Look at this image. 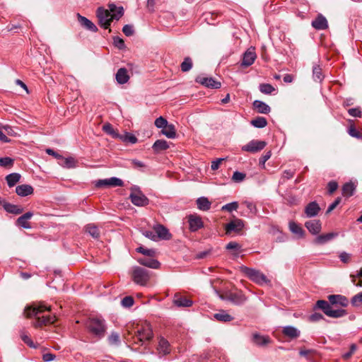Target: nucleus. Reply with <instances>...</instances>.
I'll return each mask as SVG.
<instances>
[{"instance_id": "45", "label": "nucleus", "mask_w": 362, "mask_h": 362, "mask_svg": "<svg viewBox=\"0 0 362 362\" xmlns=\"http://www.w3.org/2000/svg\"><path fill=\"white\" fill-rule=\"evenodd\" d=\"M259 90L264 94H272L275 88L269 83H261L259 85Z\"/></svg>"}, {"instance_id": "16", "label": "nucleus", "mask_w": 362, "mask_h": 362, "mask_svg": "<svg viewBox=\"0 0 362 362\" xmlns=\"http://www.w3.org/2000/svg\"><path fill=\"white\" fill-rule=\"evenodd\" d=\"M173 304L179 308H188L192 305L193 302L179 293H175L173 298Z\"/></svg>"}, {"instance_id": "64", "label": "nucleus", "mask_w": 362, "mask_h": 362, "mask_svg": "<svg viewBox=\"0 0 362 362\" xmlns=\"http://www.w3.org/2000/svg\"><path fill=\"white\" fill-rule=\"evenodd\" d=\"M338 187V184L334 181H330L327 184V190L329 194H332L334 192L337 190Z\"/></svg>"}, {"instance_id": "28", "label": "nucleus", "mask_w": 362, "mask_h": 362, "mask_svg": "<svg viewBox=\"0 0 362 362\" xmlns=\"http://www.w3.org/2000/svg\"><path fill=\"white\" fill-rule=\"evenodd\" d=\"M226 299L236 305H240L245 300V296L243 294L238 293H229L226 295Z\"/></svg>"}, {"instance_id": "39", "label": "nucleus", "mask_w": 362, "mask_h": 362, "mask_svg": "<svg viewBox=\"0 0 362 362\" xmlns=\"http://www.w3.org/2000/svg\"><path fill=\"white\" fill-rule=\"evenodd\" d=\"M86 231L93 238H98L100 237V230L94 224H88L86 226Z\"/></svg>"}, {"instance_id": "63", "label": "nucleus", "mask_w": 362, "mask_h": 362, "mask_svg": "<svg viewBox=\"0 0 362 362\" xmlns=\"http://www.w3.org/2000/svg\"><path fill=\"white\" fill-rule=\"evenodd\" d=\"M294 172L291 170H284L281 178L280 182L283 183L285 179H291L293 177Z\"/></svg>"}, {"instance_id": "62", "label": "nucleus", "mask_w": 362, "mask_h": 362, "mask_svg": "<svg viewBox=\"0 0 362 362\" xmlns=\"http://www.w3.org/2000/svg\"><path fill=\"white\" fill-rule=\"evenodd\" d=\"M341 202V198L340 197H337L334 202H332L328 207V209H327V211H326V214H329L331 211H332L339 204V203Z\"/></svg>"}, {"instance_id": "56", "label": "nucleus", "mask_w": 362, "mask_h": 362, "mask_svg": "<svg viewBox=\"0 0 362 362\" xmlns=\"http://www.w3.org/2000/svg\"><path fill=\"white\" fill-rule=\"evenodd\" d=\"M121 303L123 307L130 308L134 304V299L131 296H126L122 300Z\"/></svg>"}, {"instance_id": "11", "label": "nucleus", "mask_w": 362, "mask_h": 362, "mask_svg": "<svg viewBox=\"0 0 362 362\" xmlns=\"http://www.w3.org/2000/svg\"><path fill=\"white\" fill-rule=\"evenodd\" d=\"M267 145V143L264 141L252 140L246 145L242 146L243 151L257 153L262 150Z\"/></svg>"}, {"instance_id": "36", "label": "nucleus", "mask_w": 362, "mask_h": 362, "mask_svg": "<svg viewBox=\"0 0 362 362\" xmlns=\"http://www.w3.org/2000/svg\"><path fill=\"white\" fill-rule=\"evenodd\" d=\"M214 317L216 320L224 322H230L233 320V317L225 310H221L214 314Z\"/></svg>"}, {"instance_id": "61", "label": "nucleus", "mask_w": 362, "mask_h": 362, "mask_svg": "<svg viewBox=\"0 0 362 362\" xmlns=\"http://www.w3.org/2000/svg\"><path fill=\"white\" fill-rule=\"evenodd\" d=\"M21 337L23 342L26 344L28 346H29L30 347H35L33 341L27 334L22 333Z\"/></svg>"}, {"instance_id": "33", "label": "nucleus", "mask_w": 362, "mask_h": 362, "mask_svg": "<svg viewBox=\"0 0 362 362\" xmlns=\"http://www.w3.org/2000/svg\"><path fill=\"white\" fill-rule=\"evenodd\" d=\"M197 208L202 211H208L211 208V203L204 197H199L197 199Z\"/></svg>"}, {"instance_id": "32", "label": "nucleus", "mask_w": 362, "mask_h": 362, "mask_svg": "<svg viewBox=\"0 0 362 362\" xmlns=\"http://www.w3.org/2000/svg\"><path fill=\"white\" fill-rule=\"evenodd\" d=\"M21 175L18 173H13L6 176L5 180L9 187H14L21 180Z\"/></svg>"}, {"instance_id": "21", "label": "nucleus", "mask_w": 362, "mask_h": 362, "mask_svg": "<svg viewBox=\"0 0 362 362\" xmlns=\"http://www.w3.org/2000/svg\"><path fill=\"white\" fill-rule=\"evenodd\" d=\"M337 236L338 233L334 232L329 233L327 234L319 235L315 239L314 243L317 245H323L332 240V239L337 238Z\"/></svg>"}, {"instance_id": "51", "label": "nucleus", "mask_w": 362, "mask_h": 362, "mask_svg": "<svg viewBox=\"0 0 362 362\" xmlns=\"http://www.w3.org/2000/svg\"><path fill=\"white\" fill-rule=\"evenodd\" d=\"M4 130V134L8 136H16L18 134L16 132L15 129L9 125H3L1 124V130Z\"/></svg>"}, {"instance_id": "55", "label": "nucleus", "mask_w": 362, "mask_h": 362, "mask_svg": "<svg viewBox=\"0 0 362 362\" xmlns=\"http://www.w3.org/2000/svg\"><path fill=\"white\" fill-rule=\"evenodd\" d=\"M13 159L10 157L1 158V167L11 168L13 165Z\"/></svg>"}, {"instance_id": "49", "label": "nucleus", "mask_w": 362, "mask_h": 362, "mask_svg": "<svg viewBox=\"0 0 362 362\" xmlns=\"http://www.w3.org/2000/svg\"><path fill=\"white\" fill-rule=\"evenodd\" d=\"M109 185L110 187H122L124 182L120 178L112 177L109 178Z\"/></svg>"}, {"instance_id": "25", "label": "nucleus", "mask_w": 362, "mask_h": 362, "mask_svg": "<svg viewBox=\"0 0 362 362\" xmlns=\"http://www.w3.org/2000/svg\"><path fill=\"white\" fill-rule=\"evenodd\" d=\"M115 78L119 84L126 83L129 79L127 70L125 68L119 69L116 73Z\"/></svg>"}, {"instance_id": "9", "label": "nucleus", "mask_w": 362, "mask_h": 362, "mask_svg": "<svg viewBox=\"0 0 362 362\" xmlns=\"http://www.w3.org/2000/svg\"><path fill=\"white\" fill-rule=\"evenodd\" d=\"M158 356L161 358L168 355L171 351V347L169 341L163 337L158 338V344L156 346Z\"/></svg>"}, {"instance_id": "2", "label": "nucleus", "mask_w": 362, "mask_h": 362, "mask_svg": "<svg viewBox=\"0 0 362 362\" xmlns=\"http://www.w3.org/2000/svg\"><path fill=\"white\" fill-rule=\"evenodd\" d=\"M49 310V307H47L43 304H40L37 305L26 307L24 310V315L27 317H35L36 318V321L33 323L34 326L40 327L42 325H46L54 322V315H41V314H42L44 312Z\"/></svg>"}, {"instance_id": "17", "label": "nucleus", "mask_w": 362, "mask_h": 362, "mask_svg": "<svg viewBox=\"0 0 362 362\" xmlns=\"http://www.w3.org/2000/svg\"><path fill=\"white\" fill-rule=\"evenodd\" d=\"M256 57L257 55L254 51V49H248L243 54L242 66L247 67L252 65L254 63Z\"/></svg>"}, {"instance_id": "23", "label": "nucleus", "mask_w": 362, "mask_h": 362, "mask_svg": "<svg viewBox=\"0 0 362 362\" xmlns=\"http://www.w3.org/2000/svg\"><path fill=\"white\" fill-rule=\"evenodd\" d=\"M33 187L27 184L18 185L16 187V192L18 196L26 197L33 193Z\"/></svg>"}, {"instance_id": "6", "label": "nucleus", "mask_w": 362, "mask_h": 362, "mask_svg": "<svg viewBox=\"0 0 362 362\" xmlns=\"http://www.w3.org/2000/svg\"><path fill=\"white\" fill-rule=\"evenodd\" d=\"M129 199L136 206H146L149 204V199L141 192L139 187L134 185L130 188Z\"/></svg>"}, {"instance_id": "35", "label": "nucleus", "mask_w": 362, "mask_h": 362, "mask_svg": "<svg viewBox=\"0 0 362 362\" xmlns=\"http://www.w3.org/2000/svg\"><path fill=\"white\" fill-rule=\"evenodd\" d=\"M161 133L169 139H174L176 136V130L174 124H168L162 130Z\"/></svg>"}, {"instance_id": "5", "label": "nucleus", "mask_w": 362, "mask_h": 362, "mask_svg": "<svg viewBox=\"0 0 362 362\" xmlns=\"http://www.w3.org/2000/svg\"><path fill=\"white\" fill-rule=\"evenodd\" d=\"M240 271L246 275L250 280L259 285L267 284L270 282L267 276L259 270L243 265L240 267Z\"/></svg>"}, {"instance_id": "38", "label": "nucleus", "mask_w": 362, "mask_h": 362, "mask_svg": "<svg viewBox=\"0 0 362 362\" xmlns=\"http://www.w3.org/2000/svg\"><path fill=\"white\" fill-rule=\"evenodd\" d=\"M356 186L352 182H347L342 187V192L344 196L351 197L354 194Z\"/></svg>"}, {"instance_id": "4", "label": "nucleus", "mask_w": 362, "mask_h": 362, "mask_svg": "<svg viewBox=\"0 0 362 362\" xmlns=\"http://www.w3.org/2000/svg\"><path fill=\"white\" fill-rule=\"evenodd\" d=\"M86 327L92 334L99 339L103 338L106 332L105 321L100 317H90L86 322Z\"/></svg>"}, {"instance_id": "52", "label": "nucleus", "mask_w": 362, "mask_h": 362, "mask_svg": "<svg viewBox=\"0 0 362 362\" xmlns=\"http://www.w3.org/2000/svg\"><path fill=\"white\" fill-rule=\"evenodd\" d=\"M108 341L110 344H119L120 342L119 334L117 332H112L108 337Z\"/></svg>"}, {"instance_id": "42", "label": "nucleus", "mask_w": 362, "mask_h": 362, "mask_svg": "<svg viewBox=\"0 0 362 362\" xmlns=\"http://www.w3.org/2000/svg\"><path fill=\"white\" fill-rule=\"evenodd\" d=\"M119 139L122 141L131 144H136L138 141L137 138L134 134L128 132H125L124 134H120Z\"/></svg>"}, {"instance_id": "53", "label": "nucleus", "mask_w": 362, "mask_h": 362, "mask_svg": "<svg viewBox=\"0 0 362 362\" xmlns=\"http://www.w3.org/2000/svg\"><path fill=\"white\" fill-rule=\"evenodd\" d=\"M245 177H246V175L245 173H240L238 171H235V172H234V173L232 176V180L235 182H240L244 180Z\"/></svg>"}, {"instance_id": "46", "label": "nucleus", "mask_w": 362, "mask_h": 362, "mask_svg": "<svg viewBox=\"0 0 362 362\" xmlns=\"http://www.w3.org/2000/svg\"><path fill=\"white\" fill-rule=\"evenodd\" d=\"M226 250H234L235 252L234 255L238 257L239 255V250L240 249V245L236 242H230L226 246Z\"/></svg>"}, {"instance_id": "30", "label": "nucleus", "mask_w": 362, "mask_h": 362, "mask_svg": "<svg viewBox=\"0 0 362 362\" xmlns=\"http://www.w3.org/2000/svg\"><path fill=\"white\" fill-rule=\"evenodd\" d=\"M169 148L168 143L163 139L156 140L152 146L153 151L156 153L165 151Z\"/></svg>"}, {"instance_id": "10", "label": "nucleus", "mask_w": 362, "mask_h": 362, "mask_svg": "<svg viewBox=\"0 0 362 362\" xmlns=\"http://www.w3.org/2000/svg\"><path fill=\"white\" fill-rule=\"evenodd\" d=\"M251 341L259 347H266L272 340L268 335H263L259 332H254L251 335Z\"/></svg>"}, {"instance_id": "34", "label": "nucleus", "mask_w": 362, "mask_h": 362, "mask_svg": "<svg viewBox=\"0 0 362 362\" xmlns=\"http://www.w3.org/2000/svg\"><path fill=\"white\" fill-rule=\"evenodd\" d=\"M322 68L318 64H315L313 66V78L316 82H321L324 79Z\"/></svg>"}, {"instance_id": "47", "label": "nucleus", "mask_w": 362, "mask_h": 362, "mask_svg": "<svg viewBox=\"0 0 362 362\" xmlns=\"http://www.w3.org/2000/svg\"><path fill=\"white\" fill-rule=\"evenodd\" d=\"M238 208V203L237 202H233L228 204H225L222 206V211H226L228 212H232L233 211L237 210Z\"/></svg>"}, {"instance_id": "12", "label": "nucleus", "mask_w": 362, "mask_h": 362, "mask_svg": "<svg viewBox=\"0 0 362 362\" xmlns=\"http://www.w3.org/2000/svg\"><path fill=\"white\" fill-rule=\"evenodd\" d=\"M244 227V221L239 218L232 220L225 226L226 233L230 234L232 232L239 233Z\"/></svg>"}, {"instance_id": "22", "label": "nucleus", "mask_w": 362, "mask_h": 362, "mask_svg": "<svg viewBox=\"0 0 362 362\" xmlns=\"http://www.w3.org/2000/svg\"><path fill=\"white\" fill-rule=\"evenodd\" d=\"M320 210L318 204L316 202H312L306 206L305 213L307 217L311 218L317 216Z\"/></svg>"}, {"instance_id": "50", "label": "nucleus", "mask_w": 362, "mask_h": 362, "mask_svg": "<svg viewBox=\"0 0 362 362\" xmlns=\"http://www.w3.org/2000/svg\"><path fill=\"white\" fill-rule=\"evenodd\" d=\"M154 124L157 128L163 129L168 124V122L164 117L160 116L155 120Z\"/></svg>"}, {"instance_id": "26", "label": "nucleus", "mask_w": 362, "mask_h": 362, "mask_svg": "<svg viewBox=\"0 0 362 362\" xmlns=\"http://www.w3.org/2000/svg\"><path fill=\"white\" fill-rule=\"evenodd\" d=\"M78 22L80 24L84 27L86 29L92 31V32H97L98 28L96 25L93 23L90 20H88L87 18L81 16L80 14H78Z\"/></svg>"}, {"instance_id": "1", "label": "nucleus", "mask_w": 362, "mask_h": 362, "mask_svg": "<svg viewBox=\"0 0 362 362\" xmlns=\"http://www.w3.org/2000/svg\"><path fill=\"white\" fill-rule=\"evenodd\" d=\"M329 302L325 300H318L314 307L315 309H320L328 317L333 318H339L345 316L347 313L344 309H332V305H340L346 307L349 305V300L342 295H329L328 296Z\"/></svg>"}, {"instance_id": "48", "label": "nucleus", "mask_w": 362, "mask_h": 362, "mask_svg": "<svg viewBox=\"0 0 362 362\" xmlns=\"http://www.w3.org/2000/svg\"><path fill=\"white\" fill-rule=\"evenodd\" d=\"M351 303L354 307H358L362 305V292L353 296Z\"/></svg>"}, {"instance_id": "27", "label": "nucleus", "mask_w": 362, "mask_h": 362, "mask_svg": "<svg viewBox=\"0 0 362 362\" xmlns=\"http://www.w3.org/2000/svg\"><path fill=\"white\" fill-rule=\"evenodd\" d=\"M282 333L284 336L291 339H296L300 336V331L293 326H286L283 327Z\"/></svg>"}, {"instance_id": "37", "label": "nucleus", "mask_w": 362, "mask_h": 362, "mask_svg": "<svg viewBox=\"0 0 362 362\" xmlns=\"http://www.w3.org/2000/svg\"><path fill=\"white\" fill-rule=\"evenodd\" d=\"M59 164L63 167L68 168H74L75 166V159L72 157L64 158L62 156L58 161Z\"/></svg>"}, {"instance_id": "60", "label": "nucleus", "mask_w": 362, "mask_h": 362, "mask_svg": "<svg viewBox=\"0 0 362 362\" xmlns=\"http://www.w3.org/2000/svg\"><path fill=\"white\" fill-rule=\"evenodd\" d=\"M131 164L132 165V167L134 168L143 170L144 168H146V165L143 162L136 159L132 160Z\"/></svg>"}, {"instance_id": "57", "label": "nucleus", "mask_w": 362, "mask_h": 362, "mask_svg": "<svg viewBox=\"0 0 362 362\" xmlns=\"http://www.w3.org/2000/svg\"><path fill=\"white\" fill-rule=\"evenodd\" d=\"M348 113L354 117H361L362 112L359 107L350 108L348 110Z\"/></svg>"}, {"instance_id": "24", "label": "nucleus", "mask_w": 362, "mask_h": 362, "mask_svg": "<svg viewBox=\"0 0 362 362\" xmlns=\"http://www.w3.org/2000/svg\"><path fill=\"white\" fill-rule=\"evenodd\" d=\"M254 109L261 114H268L271 111V107L264 102L256 100L252 103Z\"/></svg>"}, {"instance_id": "8", "label": "nucleus", "mask_w": 362, "mask_h": 362, "mask_svg": "<svg viewBox=\"0 0 362 362\" xmlns=\"http://www.w3.org/2000/svg\"><path fill=\"white\" fill-rule=\"evenodd\" d=\"M135 337L139 341L144 342L146 341H150L153 337V329L151 325L146 322L138 327L136 331Z\"/></svg>"}, {"instance_id": "18", "label": "nucleus", "mask_w": 362, "mask_h": 362, "mask_svg": "<svg viewBox=\"0 0 362 362\" xmlns=\"http://www.w3.org/2000/svg\"><path fill=\"white\" fill-rule=\"evenodd\" d=\"M33 216V213L28 211L21 216L16 220V225L21 226L23 228L29 229L31 226L28 221Z\"/></svg>"}, {"instance_id": "58", "label": "nucleus", "mask_w": 362, "mask_h": 362, "mask_svg": "<svg viewBox=\"0 0 362 362\" xmlns=\"http://www.w3.org/2000/svg\"><path fill=\"white\" fill-rule=\"evenodd\" d=\"M122 32L126 36H132L134 33V27L132 25H125L122 28Z\"/></svg>"}, {"instance_id": "43", "label": "nucleus", "mask_w": 362, "mask_h": 362, "mask_svg": "<svg viewBox=\"0 0 362 362\" xmlns=\"http://www.w3.org/2000/svg\"><path fill=\"white\" fill-rule=\"evenodd\" d=\"M103 129L105 133L111 135L113 138L119 139V137L120 136V134L115 131L110 124H104L103 127Z\"/></svg>"}, {"instance_id": "3", "label": "nucleus", "mask_w": 362, "mask_h": 362, "mask_svg": "<svg viewBox=\"0 0 362 362\" xmlns=\"http://www.w3.org/2000/svg\"><path fill=\"white\" fill-rule=\"evenodd\" d=\"M123 14L124 10L122 6L118 8L117 13H110L108 10L103 7H99L96 11V16L98 19L100 25L105 29H109V33L111 32V29L109 28L112 21L115 19L118 21Z\"/></svg>"}, {"instance_id": "54", "label": "nucleus", "mask_w": 362, "mask_h": 362, "mask_svg": "<svg viewBox=\"0 0 362 362\" xmlns=\"http://www.w3.org/2000/svg\"><path fill=\"white\" fill-rule=\"evenodd\" d=\"M136 251L139 253H141L144 255L149 256V257L153 256L155 254L154 250L146 249V248H144V247H139L136 248Z\"/></svg>"}, {"instance_id": "44", "label": "nucleus", "mask_w": 362, "mask_h": 362, "mask_svg": "<svg viewBox=\"0 0 362 362\" xmlns=\"http://www.w3.org/2000/svg\"><path fill=\"white\" fill-rule=\"evenodd\" d=\"M181 70L183 72L189 71L192 67V60L190 57H187L184 59V61L182 62Z\"/></svg>"}, {"instance_id": "15", "label": "nucleus", "mask_w": 362, "mask_h": 362, "mask_svg": "<svg viewBox=\"0 0 362 362\" xmlns=\"http://www.w3.org/2000/svg\"><path fill=\"white\" fill-rule=\"evenodd\" d=\"M189 228L191 231L195 232L203 228L204 224L202 218L197 216L191 214L188 216Z\"/></svg>"}, {"instance_id": "29", "label": "nucleus", "mask_w": 362, "mask_h": 362, "mask_svg": "<svg viewBox=\"0 0 362 362\" xmlns=\"http://www.w3.org/2000/svg\"><path fill=\"white\" fill-rule=\"evenodd\" d=\"M3 207L8 213L15 215L21 214L23 211V208L19 205L12 204L10 203H4Z\"/></svg>"}, {"instance_id": "40", "label": "nucleus", "mask_w": 362, "mask_h": 362, "mask_svg": "<svg viewBox=\"0 0 362 362\" xmlns=\"http://www.w3.org/2000/svg\"><path fill=\"white\" fill-rule=\"evenodd\" d=\"M251 124L257 128H264L267 125V119L263 117H257L250 122Z\"/></svg>"}, {"instance_id": "13", "label": "nucleus", "mask_w": 362, "mask_h": 362, "mask_svg": "<svg viewBox=\"0 0 362 362\" xmlns=\"http://www.w3.org/2000/svg\"><path fill=\"white\" fill-rule=\"evenodd\" d=\"M196 82L210 88L218 89L221 88V82L216 81L214 78L211 77H204V76H198L196 78Z\"/></svg>"}, {"instance_id": "41", "label": "nucleus", "mask_w": 362, "mask_h": 362, "mask_svg": "<svg viewBox=\"0 0 362 362\" xmlns=\"http://www.w3.org/2000/svg\"><path fill=\"white\" fill-rule=\"evenodd\" d=\"M289 229L293 233L298 235L299 237L303 236L304 231L303 228L295 222H289Z\"/></svg>"}, {"instance_id": "59", "label": "nucleus", "mask_w": 362, "mask_h": 362, "mask_svg": "<svg viewBox=\"0 0 362 362\" xmlns=\"http://www.w3.org/2000/svg\"><path fill=\"white\" fill-rule=\"evenodd\" d=\"M113 42L115 47L122 49L125 47L124 40L119 37H114Z\"/></svg>"}, {"instance_id": "19", "label": "nucleus", "mask_w": 362, "mask_h": 362, "mask_svg": "<svg viewBox=\"0 0 362 362\" xmlns=\"http://www.w3.org/2000/svg\"><path fill=\"white\" fill-rule=\"evenodd\" d=\"M312 26L316 30H325L328 28V23L325 16L318 14L317 18L312 21Z\"/></svg>"}, {"instance_id": "31", "label": "nucleus", "mask_w": 362, "mask_h": 362, "mask_svg": "<svg viewBox=\"0 0 362 362\" xmlns=\"http://www.w3.org/2000/svg\"><path fill=\"white\" fill-rule=\"evenodd\" d=\"M138 262L140 264L152 269H158L160 265V262L155 259L141 258Z\"/></svg>"}, {"instance_id": "14", "label": "nucleus", "mask_w": 362, "mask_h": 362, "mask_svg": "<svg viewBox=\"0 0 362 362\" xmlns=\"http://www.w3.org/2000/svg\"><path fill=\"white\" fill-rule=\"evenodd\" d=\"M153 230L156 232L157 239L168 240L171 239L172 235L168 229L161 224L154 226Z\"/></svg>"}, {"instance_id": "7", "label": "nucleus", "mask_w": 362, "mask_h": 362, "mask_svg": "<svg viewBox=\"0 0 362 362\" xmlns=\"http://www.w3.org/2000/svg\"><path fill=\"white\" fill-rule=\"evenodd\" d=\"M132 277L134 283L141 286H145L149 280L148 272L140 267H133Z\"/></svg>"}, {"instance_id": "20", "label": "nucleus", "mask_w": 362, "mask_h": 362, "mask_svg": "<svg viewBox=\"0 0 362 362\" xmlns=\"http://www.w3.org/2000/svg\"><path fill=\"white\" fill-rule=\"evenodd\" d=\"M305 227L313 235L318 234L321 230V223L319 220H311L305 222Z\"/></svg>"}]
</instances>
